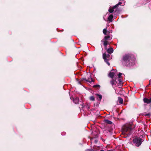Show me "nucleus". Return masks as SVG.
I'll return each mask as SVG.
<instances>
[{
  "label": "nucleus",
  "mask_w": 151,
  "mask_h": 151,
  "mask_svg": "<svg viewBox=\"0 0 151 151\" xmlns=\"http://www.w3.org/2000/svg\"><path fill=\"white\" fill-rule=\"evenodd\" d=\"M122 64L124 65L130 66L133 65L135 63V58L131 54H125L122 58Z\"/></svg>",
  "instance_id": "f257e3e1"
},
{
  "label": "nucleus",
  "mask_w": 151,
  "mask_h": 151,
  "mask_svg": "<svg viewBox=\"0 0 151 151\" xmlns=\"http://www.w3.org/2000/svg\"><path fill=\"white\" fill-rule=\"evenodd\" d=\"M105 122L108 124H111L112 123V122L111 121H110L108 120H105Z\"/></svg>",
  "instance_id": "2eb2a0df"
},
{
  "label": "nucleus",
  "mask_w": 151,
  "mask_h": 151,
  "mask_svg": "<svg viewBox=\"0 0 151 151\" xmlns=\"http://www.w3.org/2000/svg\"><path fill=\"white\" fill-rule=\"evenodd\" d=\"M143 100L145 103H146L147 104H149L151 103V98L150 99H148L146 97L144 98L143 99Z\"/></svg>",
  "instance_id": "0eeeda50"
},
{
  "label": "nucleus",
  "mask_w": 151,
  "mask_h": 151,
  "mask_svg": "<svg viewBox=\"0 0 151 151\" xmlns=\"http://www.w3.org/2000/svg\"><path fill=\"white\" fill-rule=\"evenodd\" d=\"M90 100L92 101H94L95 100V98L93 96H91L90 97Z\"/></svg>",
  "instance_id": "f3484780"
},
{
  "label": "nucleus",
  "mask_w": 151,
  "mask_h": 151,
  "mask_svg": "<svg viewBox=\"0 0 151 151\" xmlns=\"http://www.w3.org/2000/svg\"><path fill=\"white\" fill-rule=\"evenodd\" d=\"M119 103L121 104H122L123 103V100L122 98H119Z\"/></svg>",
  "instance_id": "dca6fc26"
},
{
  "label": "nucleus",
  "mask_w": 151,
  "mask_h": 151,
  "mask_svg": "<svg viewBox=\"0 0 151 151\" xmlns=\"http://www.w3.org/2000/svg\"><path fill=\"white\" fill-rule=\"evenodd\" d=\"M112 39V37H111L110 36L108 35L106 36L104 38V40H110Z\"/></svg>",
  "instance_id": "1a4fd4ad"
},
{
  "label": "nucleus",
  "mask_w": 151,
  "mask_h": 151,
  "mask_svg": "<svg viewBox=\"0 0 151 151\" xmlns=\"http://www.w3.org/2000/svg\"><path fill=\"white\" fill-rule=\"evenodd\" d=\"M108 151H114L112 150H109Z\"/></svg>",
  "instance_id": "a878e982"
},
{
  "label": "nucleus",
  "mask_w": 151,
  "mask_h": 151,
  "mask_svg": "<svg viewBox=\"0 0 151 151\" xmlns=\"http://www.w3.org/2000/svg\"><path fill=\"white\" fill-rule=\"evenodd\" d=\"M116 71H117L116 70H114V69L112 70L108 74L109 77L111 78H113Z\"/></svg>",
  "instance_id": "39448f33"
},
{
  "label": "nucleus",
  "mask_w": 151,
  "mask_h": 151,
  "mask_svg": "<svg viewBox=\"0 0 151 151\" xmlns=\"http://www.w3.org/2000/svg\"><path fill=\"white\" fill-rule=\"evenodd\" d=\"M103 33L104 35H106V32H107V30H106V28L104 29L103 30Z\"/></svg>",
  "instance_id": "a211bd4d"
},
{
  "label": "nucleus",
  "mask_w": 151,
  "mask_h": 151,
  "mask_svg": "<svg viewBox=\"0 0 151 151\" xmlns=\"http://www.w3.org/2000/svg\"><path fill=\"white\" fill-rule=\"evenodd\" d=\"M95 86H96L98 87H100V86L99 85H95Z\"/></svg>",
  "instance_id": "393cba45"
},
{
  "label": "nucleus",
  "mask_w": 151,
  "mask_h": 151,
  "mask_svg": "<svg viewBox=\"0 0 151 151\" xmlns=\"http://www.w3.org/2000/svg\"><path fill=\"white\" fill-rule=\"evenodd\" d=\"M86 151H94L93 150V149H87L86 150Z\"/></svg>",
  "instance_id": "4be33fe9"
},
{
  "label": "nucleus",
  "mask_w": 151,
  "mask_h": 151,
  "mask_svg": "<svg viewBox=\"0 0 151 151\" xmlns=\"http://www.w3.org/2000/svg\"><path fill=\"white\" fill-rule=\"evenodd\" d=\"M113 49L112 48H109L107 50L109 54H111L113 52Z\"/></svg>",
  "instance_id": "f8f14e48"
},
{
  "label": "nucleus",
  "mask_w": 151,
  "mask_h": 151,
  "mask_svg": "<svg viewBox=\"0 0 151 151\" xmlns=\"http://www.w3.org/2000/svg\"><path fill=\"white\" fill-rule=\"evenodd\" d=\"M118 7V5L116 4L115 6H113L112 9L114 10V9H115L116 7Z\"/></svg>",
  "instance_id": "412c9836"
},
{
  "label": "nucleus",
  "mask_w": 151,
  "mask_h": 151,
  "mask_svg": "<svg viewBox=\"0 0 151 151\" xmlns=\"http://www.w3.org/2000/svg\"><path fill=\"white\" fill-rule=\"evenodd\" d=\"M73 101L74 103L76 104H78L79 102V99L78 97H76L73 100Z\"/></svg>",
  "instance_id": "9d476101"
},
{
  "label": "nucleus",
  "mask_w": 151,
  "mask_h": 151,
  "mask_svg": "<svg viewBox=\"0 0 151 151\" xmlns=\"http://www.w3.org/2000/svg\"><path fill=\"white\" fill-rule=\"evenodd\" d=\"M86 81L90 83L92 82L93 81V80L92 79V78H91V77L89 78Z\"/></svg>",
  "instance_id": "4468645a"
},
{
  "label": "nucleus",
  "mask_w": 151,
  "mask_h": 151,
  "mask_svg": "<svg viewBox=\"0 0 151 151\" xmlns=\"http://www.w3.org/2000/svg\"><path fill=\"white\" fill-rule=\"evenodd\" d=\"M96 96L97 99L100 101H101L102 98V96L101 95H99L97 94H96Z\"/></svg>",
  "instance_id": "9b49d317"
},
{
  "label": "nucleus",
  "mask_w": 151,
  "mask_h": 151,
  "mask_svg": "<svg viewBox=\"0 0 151 151\" xmlns=\"http://www.w3.org/2000/svg\"><path fill=\"white\" fill-rule=\"evenodd\" d=\"M110 55L109 54H106L105 53H104L103 55V58L104 59L105 62L108 65H109L110 63L108 62V60L109 59V57Z\"/></svg>",
  "instance_id": "20e7f679"
},
{
  "label": "nucleus",
  "mask_w": 151,
  "mask_h": 151,
  "mask_svg": "<svg viewBox=\"0 0 151 151\" xmlns=\"http://www.w3.org/2000/svg\"><path fill=\"white\" fill-rule=\"evenodd\" d=\"M108 33H109V31L108 32Z\"/></svg>",
  "instance_id": "bb28decb"
},
{
  "label": "nucleus",
  "mask_w": 151,
  "mask_h": 151,
  "mask_svg": "<svg viewBox=\"0 0 151 151\" xmlns=\"http://www.w3.org/2000/svg\"><path fill=\"white\" fill-rule=\"evenodd\" d=\"M122 73H119L118 75V81H119V84H121L122 83L123 81L122 80V77L121 76V75H122ZM116 79L117 78H116Z\"/></svg>",
  "instance_id": "423d86ee"
},
{
  "label": "nucleus",
  "mask_w": 151,
  "mask_h": 151,
  "mask_svg": "<svg viewBox=\"0 0 151 151\" xmlns=\"http://www.w3.org/2000/svg\"><path fill=\"white\" fill-rule=\"evenodd\" d=\"M113 18V16L112 15H110L108 17V19L110 22H112V19Z\"/></svg>",
  "instance_id": "ddd939ff"
},
{
  "label": "nucleus",
  "mask_w": 151,
  "mask_h": 151,
  "mask_svg": "<svg viewBox=\"0 0 151 151\" xmlns=\"http://www.w3.org/2000/svg\"><path fill=\"white\" fill-rule=\"evenodd\" d=\"M150 115V114H143V115H144L145 116H149Z\"/></svg>",
  "instance_id": "b1692460"
},
{
  "label": "nucleus",
  "mask_w": 151,
  "mask_h": 151,
  "mask_svg": "<svg viewBox=\"0 0 151 151\" xmlns=\"http://www.w3.org/2000/svg\"><path fill=\"white\" fill-rule=\"evenodd\" d=\"M122 4V2H119L118 4H116L118 5V6L119 5H121Z\"/></svg>",
  "instance_id": "5701e85b"
},
{
  "label": "nucleus",
  "mask_w": 151,
  "mask_h": 151,
  "mask_svg": "<svg viewBox=\"0 0 151 151\" xmlns=\"http://www.w3.org/2000/svg\"><path fill=\"white\" fill-rule=\"evenodd\" d=\"M114 11V10H113V9H112V8H110L109 9V12L111 13L113 12Z\"/></svg>",
  "instance_id": "6ab92c4d"
},
{
  "label": "nucleus",
  "mask_w": 151,
  "mask_h": 151,
  "mask_svg": "<svg viewBox=\"0 0 151 151\" xmlns=\"http://www.w3.org/2000/svg\"><path fill=\"white\" fill-rule=\"evenodd\" d=\"M108 44V42L107 41H104V45L105 47H106Z\"/></svg>",
  "instance_id": "aec40b11"
},
{
  "label": "nucleus",
  "mask_w": 151,
  "mask_h": 151,
  "mask_svg": "<svg viewBox=\"0 0 151 151\" xmlns=\"http://www.w3.org/2000/svg\"><path fill=\"white\" fill-rule=\"evenodd\" d=\"M111 84L112 86H116L117 83L116 81V79H114L112 78V80L110 81Z\"/></svg>",
  "instance_id": "6e6552de"
},
{
  "label": "nucleus",
  "mask_w": 151,
  "mask_h": 151,
  "mask_svg": "<svg viewBox=\"0 0 151 151\" xmlns=\"http://www.w3.org/2000/svg\"><path fill=\"white\" fill-rule=\"evenodd\" d=\"M143 141V140L139 137L135 138L133 140L134 144L137 147H139L141 145Z\"/></svg>",
  "instance_id": "7ed1b4c3"
},
{
  "label": "nucleus",
  "mask_w": 151,
  "mask_h": 151,
  "mask_svg": "<svg viewBox=\"0 0 151 151\" xmlns=\"http://www.w3.org/2000/svg\"><path fill=\"white\" fill-rule=\"evenodd\" d=\"M122 130L123 134L127 135V137L129 136L132 133V125L130 124L125 125L123 127Z\"/></svg>",
  "instance_id": "f03ea898"
}]
</instances>
